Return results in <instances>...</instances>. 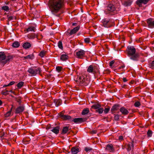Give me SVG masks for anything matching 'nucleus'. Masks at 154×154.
I'll list each match as a JSON object with an SVG mask.
<instances>
[{"mask_svg": "<svg viewBox=\"0 0 154 154\" xmlns=\"http://www.w3.org/2000/svg\"><path fill=\"white\" fill-rule=\"evenodd\" d=\"M114 60H112V61H111L110 63H109V66H111V67H112V66H113V65L114 64Z\"/></svg>", "mask_w": 154, "mask_h": 154, "instance_id": "obj_51", "label": "nucleus"}, {"mask_svg": "<svg viewBox=\"0 0 154 154\" xmlns=\"http://www.w3.org/2000/svg\"><path fill=\"white\" fill-rule=\"evenodd\" d=\"M63 111L60 112L58 114V115L62 119L64 120H68L70 122H71L72 118L71 116L66 115H64L63 114Z\"/></svg>", "mask_w": 154, "mask_h": 154, "instance_id": "obj_9", "label": "nucleus"}, {"mask_svg": "<svg viewBox=\"0 0 154 154\" xmlns=\"http://www.w3.org/2000/svg\"><path fill=\"white\" fill-rule=\"evenodd\" d=\"M102 23L103 26L106 28H109L114 25V21L111 18H104L102 20Z\"/></svg>", "mask_w": 154, "mask_h": 154, "instance_id": "obj_7", "label": "nucleus"}, {"mask_svg": "<svg viewBox=\"0 0 154 154\" xmlns=\"http://www.w3.org/2000/svg\"><path fill=\"white\" fill-rule=\"evenodd\" d=\"M77 83L80 86L87 85L89 83L87 77L86 75H83L78 76L75 80Z\"/></svg>", "mask_w": 154, "mask_h": 154, "instance_id": "obj_3", "label": "nucleus"}, {"mask_svg": "<svg viewBox=\"0 0 154 154\" xmlns=\"http://www.w3.org/2000/svg\"><path fill=\"white\" fill-rule=\"evenodd\" d=\"M35 28L33 26H29L28 28H25L24 30V32L26 33L29 32H35Z\"/></svg>", "mask_w": 154, "mask_h": 154, "instance_id": "obj_21", "label": "nucleus"}, {"mask_svg": "<svg viewBox=\"0 0 154 154\" xmlns=\"http://www.w3.org/2000/svg\"><path fill=\"white\" fill-rule=\"evenodd\" d=\"M54 103L55 104L56 106L57 107L61 104L62 101L60 99H55L54 100Z\"/></svg>", "mask_w": 154, "mask_h": 154, "instance_id": "obj_28", "label": "nucleus"}, {"mask_svg": "<svg viewBox=\"0 0 154 154\" xmlns=\"http://www.w3.org/2000/svg\"><path fill=\"white\" fill-rule=\"evenodd\" d=\"M34 58V55L32 54H29L26 56H25L24 57V58L25 59H29L31 60H32Z\"/></svg>", "mask_w": 154, "mask_h": 154, "instance_id": "obj_31", "label": "nucleus"}, {"mask_svg": "<svg viewBox=\"0 0 154 154\" xmlns=\"http://www.w3.org/2000/svg\"><path fill=\"white\" fill-rule=\"evenodd\" d=\"M6 58V56L3 52H0V62L3 63V61Z\"/></svg>", "mask_w": 154, "mask_h": 154, "instance_id": "obj_22", "label": "nucleus"}, {"mask_svg": "<svg viewBox=\"0 0 154 154\" xmlns=\"http://www.w3.org/2000/svg\"><path fill=\"white\" fill-rule=\"evenodd\" d=\"M146 21L149 28L151 29L154 28V19L149 18L146 20Z\"/></svg>", "mask_w": 154, "mask_h": 154, "instance_id": "obj_11", "label": "nucleus"}, {"mask_svg": "<svg viewBox=\"0 0 154 154\" xmlns=\"http://www.w3.org/2000/svg\"><path fill=\"white\" fill-rule=\"evenodd\" d=\"M75 53V55L76 57L79 58H82L85 54V51L83 50L80 49V50H76Z\"/></svg>", "mask_w": 154, "mask_h": 154, "instance_id": "obj_10", "label": "nucleus"}, {"mask_svg": "<svg viewBox=\"0 0 154 154\" xmlns=\"http://www.w3.org/2000/svg\"><path fill=\"white\" fill-rule=\"evenodd\" d=\"M133 0H125L122 2L123 5L125 7L130 6L132 4Z\"/></svg>", "mask_w": 154, "mask_h": 154, "instance_id": "obj_18", "label": "nucleus"}, {"mask_svg": "<svg viewBox=\"0 0 154 154\" xmlns=\"http://www.w3.org/2000/svg\"><path fill=\"white\" fill-rule=\"evenodd\" d=\"M125 67V66L123 65H122L120 66L119 67L118 69V70H120L121 69H123V68H124Z\"/></svg>", "mask_w": 154, "mask_h": 154, "instance_id": "obj_53", "label": "nucleus"}, {"mask_svg": "<svg viewBox=\"0 0 154 154\" xmlns=\"http://www.w3.org/2000/svg\"><path fill=\"white\" fill-rule=\"evenodd\" d=\"M14 106L12 105H11V107L10 109V110L9 111H11V112L12 110V109L14 108Z\"/></svg>", "mask_w": 154, "mask_h": 154, "instance_id": "obj_58", "label": "nucleus"}, {"mask_svg": "<svg viewBox=\"0 0 154 154\" xmlns=\"http://www.w3.org/2000/svg\"><path fill=\"white\" fill-rule=\"evenodd\" d=\"M9 91V92H12V93H13V91H12V90L10 91Z\"/></svg>", "mask_w": 154, "mask_h": 154, "instance_id": "obj_63", "label": "nucleus"}, {"mask_svg": "<svg viewBox=\"0 0 154 154\" xmlns=\"http://www.w3.org/2000/svg\"><path fill=\"white\" fill-rule=\"evenodd\" d=\"M62 69V68L61 67H60V66H57L56 67V70L59 72H60L61 70Z\"/></svg>", "mask_w": 154, "mask_h": 154, "instance_id": "obj_47", "label": "nucleus"}, {"mask_svg": "<svg viewBox=\"0 0 154 154\" xmlns=\"http://www.w3.org/2000/svg\"><path fill=\"white\" fill-rule=\"evenodd\" d=\"M13 17H14L13 16H10V17H8V20H10V21L12 20L13 19Z\"/></svg>", "mask_w": 154, "mask_h": 154, "instance_id": "obj_54", "label": "nucleus"}, {"mask_svg": "<svg viewBox=\"0 0 154 154\" xmlns=\"http://www.w3.org/2000/svg\"><path fill=\"white\" fill-rule=\"evenodd\" d=\"M140 102L137 101L136 102L134 103V106L136 107H139L140 106Z\"/></svg>", "mask_w": 154, "mask_h": 154, "instance_id": "obj_39", "label": "nucleus"}, {"mask_svg": "<svg viewBox=\"0 0 154 154\" xmlns=\"http://www.w3.org/2000/svg\"><path fill=\"white\" fill-rule=\"evenodd\" d=\"M8 86H8V85H4L3 87H8Z\"/></svg>", "mask_w": 154, "mask_h": 154, "instance_id": "obj_61", "label": "nucleus"}, {"mask_svg": "<svg viewBox=\"0 0 154 154\" xmlns=\"http://www.w3.org/2000/svg\"><path fill=\"white\" fill-rule=\"evenodd\" d=\"M147 134L148 137H151L152 135V131L150 130H149L147 132Z\"/></svg>", "mask_w": 154, "mask_h": 154, "instance_id": "obj_38", "label": "nucleus"}, {"mask_svg": "<svg viewBox=\"0 0 154 154\" xmlns=\"http://www.w3.org/2000/svg\"><path fill=\"white\" fill-rule=\"evenodd\" d=\"M114 115V119L115 120L117 121L119 119V116L118 114H115Z\"/></svg>", "mask_w": 154, "mask_h": 154, "instance_id": "obj_44", "label": "nucleus"}, {"mask_svg": "<svg viewBox=\"0 0 154 154\" xmlns=\"http://www.w3.org/2000/svg\"><path fill=\"white\" fill-rule=\"evenodd\" d=\"M15 82L14 81H12L10 82L8 84V86H11L14 85L15 83Z\"/></svg>", "mask_w": 154, "mask_h": 154, "instance_id": "obj_50", "label": "nucleus"}, {"mask_svg": "<svg viewBox=\"0 0 154 154\" xmlns=\"http://www.w3.org/2000/svg\"><path fill=\"white\" fill-rule=\"evenodd\" d=\"M84 121V119L81 118H72L71 122H73L75 123H81Z\"/></svg>", "mask_w": 154, "mask_h": 154, "instance_id": "obj_14", "label": "nucleus"}, {"mask_svg": "<svg viewBox=\"0 0 154 154\" xmlns=\"http://www.w3.org/2000/svg\"><path fill=\"white\" fill-rule=\"evenodd\" d=\"M68 58V56L66 54H62L60 57V59L63 61H66Z\"/></svg>", "mask_w": 154, "mask_h": 154, "instance_id": "obj_27", "label": "nucleus"}, {"mask_svg": "<svg viewBox=\"0 0 154 154\" xmlns=\"http://www.w3.org/2000/svg\"><path fill=\"white\" fill-rule=\"evenodd\" d=\"M25 106L24 105H20L15 109V113L20 114L22 113L25 110Z\"/></svg>", "mask_w": 154, "mask_h": 154, "instance_id": "obj_12", "label": "nucleus"}, {"mask_svg": "<svg viewBox=\"0 0 154 154\" xmlns=\"http://www.w3.org/2000/svg\"><path fill=\"white\" fill-rule=\"evenodd\" d=\"M77 24V23H73L72 24V25L73 26H76Z\"/></svg>", "mask_w": 154, "mask_h": 154, "instance_id": "obj_59", "label": "nucleus"}, {"mask_svg": "<svg viewBox=\"0 0 154 154\" xmlns=\"http://www.w3.org/2000/svg\"><path fill=\"white\" fill-rule=\"evenodd\" d=\"M16 101L18 102L19 105L21 103V98L20 97H18L16 99Z\"/></svg>", "mask_w": 154, "mask_h": 154, "instance_id": "obj_43", "label": "nucleus"}, {"mask_svg": "<svg viewBox=\"0 0 154 154\" xmlns=\"http://www.w3.org/2000/svg\"><path fill=\"white\" fill-rule=\"evenodd\" d=\"M120 107V105L118 104H116L112 106L111 110L112 113L113 114L116 112Z\"/></svg>", "mask_w": 154, "mask_h": 154, "instance_id": "obj_17", "label": "nucleus"}, {"mask_svg": "<svg viewBox=\"0 0 154 154\" xmlns=\"http://www.w3.org/2000/svg\"><path fill=\"white\" fill-rule=\"evenodd\" d=\"M2 9L3 10L8 12L9 10V8L8 6H4L2 7Z\"/></svg>", "mask_w": 154, "mask_h": 154, "instance_id": "obj_34", "label": "nucleus"}, {"mask_svg": "<svg viewBox=\"0 0 154 154\" xmlns=\"http://www.w3.org/2000/svg\"><path fill=\"white\" fill-rule=\"evenodd\" d=\"M115 5L112 4H109L104 11V13L106 15H113L116 11Z\"/></svg>", "mask_w": 154, "mask_h": 154, "instance_id": "obj_4", "label": "nucleus"}, {"mask_svg": "<svg viewBox=\"0 0 154 154\" xmlns=\"http://www.w3.org/2000/svg\"><path fill=\"white\" fill-rule=\"evenodd\" d=\"M149 66L152 69L154 68V60L149 64Z\"/></svg>", "mask_w": 154, "mask_h": 154, "instance_id": "obj_37", "label": "nucleus"}, {"mask_svg": "<svg viewBox=\"0 0 154 154\" xmlns=\"http://www.w3.org/2000/svg\"><path fill=\"white\" fill-rule=\"evenodd\" d=\"M45 54V52L44 51H41L39 54V55L41 57H43Z\"/></svg>", "mask_w": 154, "mask_h": 154, "instance_id": "obj_42", "label": "nucleus"}, {"mask_svg": "<svg viewBox=\"0 0 154 154\" xmlns=\"http://www.w3.org/2000/svg\"><path fill=\"white\" fill-rule=\"evenodd\" d=\"M119 139L120 140H122L123 139V137L122 136H120L119 137Z\"/></svg>", "mask_w": 154, "mask_h": 154, "instance_id": "obj_55", "label": "nucleus"}, {"mask_svg": "<svg viewBox=\"0 0 154 154\" xmlns=\"http://www.w3.org/2000/svg\"><path fill=\"white\" fill-rule=\"evenodd\" d=\"M58 45L59 48L60 49H62L63 48L62 42L61 41H60L58 43Z\"/></svg>", "mask_w": 154, "mask_h": 154, "instance_id": "obj_36", "label": "nucleus"}, {"mask_svg": "<svg viewBox=\"0 0 154 154\" xmlns=\"http://www.w3.org/2000/svg\"><path fill=\"white\" fill-rule=\"evenodd\" d=\"M134 142L133 141L129 143L126 145V148L128 152L130 151L131 149H133L134 147Z\"/></svg>", "mask_w": 154, "mask_h": 154, "instance_id": "obj_16", "label": "nucleus"}, {"mask_svg": "<svg viewBox=\"0 0 154 154\" xmlns=\"http://www.w3.org/2000/svg\"><path fill=\"white\" fill-rule=\"evenodd\" d=\"M11 111H8L5 115V116L6 117H8L10 116L11 115Z\"/></svg>", "mask_w": 154, "mask_h": 154, "instance_id": "obj_45", "label": "nucleus"}, {"mask_svg": "<svg viewBox=\"0 0 154 154\" xmlns=\"http://www.w3.org/2000/svg\"><path fill=\"white\" fill-rule=\"evenodd\" d=\"M89 108H86L84 109L82 112V114L83 115H85L88 114L89 112Z\"/></svg>", "mask_w": 154, "mask_h": 154, "instance_id": "obj_30", "label": "nucleus"}, {"mask_svg": "<svg viewBox=\"0 0 154 154\" xmlns=\"http://www.w3.org/2000/svg\"><path fill=\"white\" fill-rule=\"evenodd\" d=\"M20 45V43L17 42H15L13 43L12 46L14 48H17Z\"/></svg>", "mask_w": 154, "mask_h": 154, "instance_id": "obj_33", "label": "nucleus"}, {"mask_svg": "<svg viewBox=\"0 0 154 154\" xmlns=\"http://www.w3.org/2000/svg\"><path fill=\"white\" fill-rule=\"evenodd\" d=\"M27 37L29 39H33L36 37V35L34 33H31L27 35Z\"/></svg>", "mask_w": 154, "mask_h": 154, "instance_id": "obj_25", "label": "nucleus"}, {"mask_svg": "<svg viewBox=\"0 0 154 154\" xmlns=\"http://www.w3.org/2000/svg\"><path fill=\"white\" fill-rule=\"evenodd\" d=\"M48 6L51 13L59 17L61 13V11L64 7L63 0H49Z\"/></svg>", "mask_w": 154, "mask_h": 154, "instance_id": "obj_1", "label": "nucleus"}, {"mask_svg": "<svg viewBox=\"0 0 154 154\" xmlns=\"http://www.w3.org/2000/svg\"><path fill=\"white\" fill-rule=\"evenodd\" d=\"M71 151L72 154H76L79 152V149L78 147H73L71 148Z\"/></svg>", "mask_w": 154, "mask_h": 154, "instance_id": "obj_24", "label": "nucleus"}, {"mask_svg": "<svg viewBox=\"0 0 154 154\" xmlns=\"http://www.w3.org/2000/svg\"><path fill=\"white\" fill-rule=\"evenodd\" d=\"M150 0H137L136 2V4L139 6H142V4H146Z\"/></svg>", "mask_w": 154, "mask_h": 154, "instance_id": "obj_15", "label": "nucleus"}, {"mask_svg": "<svg viewBox=\"0 0 154 154\" xmlns=\"http://www.w3.org/2000/svg\"><path fill=\"white\" fill-rule=\"evenodd\" d=\"M69 127H64L62 129V134H64L66 133L69 131Z\"/></svg>", "mask_w": 154, "mask_h": 154, "instance_id": "obj_32", "label": "nucleus"}, {"mask_svg": "<svg viewBox=\"0 0 154 154\" xmlns=\"http://www.w3.org/2000/svg\"><path fill=\"white\" fill-rule=\"evenodd\" d=\"M79 28L80 26H78L77 27L74 28L73 29L70 30L71 34L72 35L75 34L79 30Z\"/></svg>", "mask_w": 154, "mask_h": 154, "instance_id": "obj_23", "label": "nucleus"}, {"mask_svg": "<svg viewBox=\"0 0 154 154\" xmlns=\"http://www.w3.org/2000/svg\"><path fill=\"white\" fill-rule=\"evenodd\" d=\"M127 56L133 60L137 61L139 60L140 54L136 53V49L133 46H128L126 50Z\"/></svg>", "mask_w": 154, "mask_h": 154, "instance_id": "obj_2", "label": "nucleus"}, {"mask_svg": "<svg viewBox=\"0 0 154 154\" xmlns=\"http://www.w3.org/2000/svg\"><path fill=\"white\" fill-rule=\"evenodd\" d=\"M91 107L96 109V112L99 114H101L103 111V108L101 107V105L99 104H94L92 105Z\"/></svg>", "mask_w": 154, "mask_h": 154, "instance_id": "obj_8", "label": "nucleus"}, {"mask_svg": "<svg viewBox=\"0 0 154 154\" xmlns=\"http://www.w3.org/2000/svg\"><path fill=\"white\" fill-rule=\"evenodd\" d=\"M123 81L124 82H125L127 81V80L125 78H124L123 79Z\"/></svg>", "mask_w": 154, "mask_h": 154, "instance_id": "obj_56", "label": "nucleus"}, {"mask_svg": "<svg viewBox=\"0 0 154 154\" xmlns=\"http://www.w3.org/2000/svg\"><path fill=\"white\" fill-rule=\"evenodd\" d=\"M87 71L89 73H92L95 75L99 72V66L97 64L90 65L88 68Z\"/></svg>", "mask_w": 154, "mask_h": 154, "instance_id": "obj_6", "label": "nucleus"}, {"mask_svg": "<svg viewBox=\"0 0 154 154\" xmlns=\"http://www.w3.org/2000/svg\"><path fill=\"white\" fill-rule=\"evenodd\" d=\"M24 82H20L18 83L17 86L19 89L21 88L23 85Z\"/></svg>", "mask_w": 154, "mask_h": 154, "instance_id": "obj_35", "label": "nucleus"}, {"mask_svg": "<svg viewBox=\"0 0 154 154\" xmlns=\"http://www.w3.org/2000/svg\"><path fill=\"white\" fill-rule=\"evenodd\" d=\"M5 134V133L4 132H3L1 134V137H3V136H4V135Z\"/></svg>", "mask_w": 154, "mask_h": 154, "instance_id": "obj_60", "label": "nucleus"}, {"mask_svg": "<svg viewBox=\"0 0 154 154\" xmlns=\"http://www.w3.org/2000/svg\"><path fill=\"white\" fill-rule=\"evenodd\" d=\"M2 104V102L1 100H0V105H1Z\"/></svg>", "mask_w": 154, "mask_h": 154, "instance_id": "obj_62", "label": "nucleus"}, {"mask_svg": "<svg viewBox=\"0 0 154 154\" xmlns=\"http://www.w3.org/2000/svg\"><path fill=\"white\" fill-rule=\"evenodd\" d=\"M92 150V149L89 147H86L85 149V150L86 152H88Z\"/></svg>", "mask_w": 154, "mask_h": 154, "instance_id": "obj_41", "label": "nucleus"}, {"mask_svg": "<svg viewBox=\"0 0 154 154\" xmlns=\"http://www.w3.org/2000/svg\"><path fill=\"white\" fill-rule=\"evenodd\" d=\"M120 112L124 115H127L129 113V111L127 109L124 107H122L120 109Z\"/></svg>", "mask_w": 154, "mask_h": 154, "instance_id": "obj_19", "label": "nucleus"}, {"mask_svg": "<svg viewBox=\"0 0 154 154\" xmlns=\"http://www.w3.org/2000/svg\"><path fill=\"white\" fill-rule=\"evenodd\" d=\"M97 131L96 130H92L91 132V133L92 134H96L97 133Z\"/></svg>", "mask_w": 154, "mask_h": 154, "instance_id": "obj_52", "label": "nucleus"}, {"mask_svg": "<svg viewBox=\"0 0 154 154\" xmlns=\"http://www.w3.org/2000/svg\"><path fill=\"white\" fill-rule=\"evenodd\" d=\"M106 149L110 152H114L115 149L112 145L111 143H109L106 145Z\"/></svg>", "mask_w": 154, "mask_h": 154, "instance_id": "obj_13", "label": "nucleus"}, {"mask_svg": "<svg viewBox=\"0 0 154 154\" xmlns=\"http://www.w3.org/2000/svg\"><path fill=\"white\" fill-rule=\"evenodd\" d=\"M14 106L12 105H11V107L10 109V110L9 111H11V112L12 110V109L14 108Z\"/></svg>", "mask_w": 154, "mask_h": 154, "instance_id": "obj_57", "label": "nucleus"}, {"mask_svg": "<svg viewBox=\"0 0 154 154\" xmlns=\"http://www.w3.org/2000/svg\"><path fill=\"white\" fill-rule=\"evenodd\" d=\"M8 91L5 90V91H2V94L6 95L8 94Z\"/></svg>", "mask_w": 154, "mask_h": 154, "instance_id": "obj_49", "label": "nucleus"}, {"mask_svg": "<svg viewBox=\"0 0 154 154\" xmlns=\"http://www.w3.org/2000/svg\"><path fill=\"white\" fill-rule=\"evenodd\" d=\"M31 46V44L29 42H25L23 45V47L26 49L29 48Z\"/></svg>", "mask_w": 154, "mask_h": 154, "instance_id": "obj_29", "label": "nucleus"}, {"mask_svg": "<svg viewBox=\"0 0 154 154\" xmlns=\"http://www.w3.org/2000/svg\"><path fill=\"white\" fill-rule=\"evenodd\" d=\"M71 32L70 31V29H68L67 30V31L65 33V34L67 36H69L72 35V34H71Z\"/></svg>", "mask_w": 154, "mask_h": 154, "instance_id": "obj_40", "label": "nucleus"}, {"mask_svg": "<svg viewBox=\"0 0 154 154\" xmlns=\"http://www.w3.org/2000/svg\"><path fill=\"white\" fill-rule=\"evenodd\" d=\"M42 71L41 69L38 67H34L29 68L27 72L29 73V75L32 76L37 74H40Z\"/></svg>", "mask_w": 154, "mask_h": 154, "instance_id": "obj_5", "label": "nucleus"}, {"mask_svg": "<svg viewBox=\"0 0 154 154\" xmlns=\"http://www.w3.org/2000/svg\"><path fill=\"white\" fill-rule=\"evenodd\" d=\"M90 38H87L84 39L85 42L87 43H88L90 42Z\"/></svg>", "mask_w": 154, "mask_h": 154, "instance_id": "obj_48", "label": "nucleus"}, {"mask_svg": "<svg viewBox=\"0 0 154 154\" xmlns=\"http://www.w3.org/2000/svg\"><path fill=\"white\" fill-rule=\"evenodd\" d=\"M60 128L59 127H56L53 128L51 130V131L54 133L57 134H58Z\"/></svg>", "mask_w": 154, "mask_h": 154, "instance_id": "obj_26", "label": "nucleus"}, {"mask_svg": "<svg viewBox=\"0 0 154 154\" xmlns=\"http://www.w3.org/2000/svg\"><path fill=\"white\" fill-rule=\"evenodd\" d=\"M15 56L13 55H9L7 57L6 56V60L4 61L3 63L5 64L9 62L10 60H12Z\"/></svg>", "mask_w": 154, "mask_h": 154, "instance_id": "obj_20", "label": "nucleus"}, {"mask_svg": "<svg viewBox=\"0 0 154 154\" xmlns=\"http://www.w3.org/2000/svg\"><path fill=\"white\" fill-rule=\"evenodd\" d=\"M109 109H110V107H108L107 108H105V109H104V110H103L104 111V112L106 114L109 111Z\"/></svg>", "mask_w": 154, "mask_h": 154, "instance_id": "obj_46", "label": "nucleus"}]
</instances>
